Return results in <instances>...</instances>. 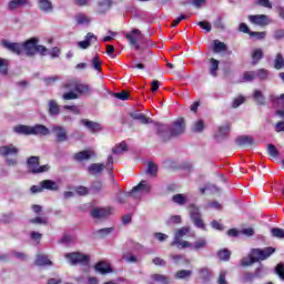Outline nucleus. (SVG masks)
Segmentation results:
<instances>
[{
    "label": "nucleus",
    "instance_id": "c756f323",
    "mask_svg": "<svg viewBox=\"0 0 284 284\" xmlns=\"http://www.w3.org/2000/svg\"><path fill=\"white\" fill-rule=\"evenodd\" d=\"M254 263H258V258L256 257V255L252 254V251L247 257H243L241 260L242 267H248V265H254Z\"/></svg>",
    "mask_w": 284,
    "mask_h": 284
},
{
    "label": "nucleus",
    "instance_id": "ddd939ff",
    "mask_svg": "<svg viewBox=\"0 0 284 284\" xmlns=\"http://www.w3.org/2000/svg\"><path fill=\"white\" fill-rule=\"evenodd\" d=\"M81 124L84 125V128H87L91 134H97V132H101L103 130V126L100 123L90 121L88 119H82Z\"/></svg>",
    "mask_w": 284,
    "mask_h": 284
},
{
    "label": "nucleus",
    "instance_id": "79ce46f5",
    "mask_svg": "<svg viewBox=\"0 0 284 284\" xmlns=\"http://www.w3.org/2000/svg\"><path fill=\"white\" fill-rule=\"evenodd\" d=\"M187 207L190 210L191 219H196L201 216V211L199 210V206H196V204H190Z\"/></svg>",
    "mask_w": 284,
    "mask_h": 284
},
{
    "label": "nucleus",
    "instance_id": "9d476101",
    "mask_svg": "<svg viewBox=\"0 0 284 284\" xmlns=\"http://www.w3.org/2000/svg\"><path fill=\"white\" fill-rule=\"evenodd\" d=\"M0 156L8 159V156H19V148L14 144H8L0 146Z\"/></svg>",
    "mask_w": 284,
    "mask_h": 284
},
{
    "label": "nucleus",
    "instance_id": "72a5a7b5",
    "mask_svg": "<svg viewBox=\"0 0 284 284\" xmlns=\"http://www.w3.org/2000/svg\"><path fill=\"white\" fill-rule=\"evenodd\" d=\"M217 257L220 258V261L227 263V261H230V258L232 257V252L227 248H222L217 251Z\"/></svg>",
    "mask_w": 284,
    "mask_h": 284
},
{
    "label": "nucleus",
    "instance_id": "dca6fc26",
    "mask_svg": "<svg viewBox=\"0 0 284 284\" xmlns=\"http://www.w3.org/2000/svg\"><path fill=\"white\" fill-rule=\"evenodd\" d=\"M134 34H141V30L133 29L131 33H125L124 37L126 38V41L129 42V45H131V48H134V50H141V45H139V42L136 41V38H134Z\"/></svg>",
    "mask_w": 284,
    "mask_h": 284
},
{
    "label": "nucleus",
    "instance_id": "a211bd4d",
    "mask_svg": "<svg viewBox=\"0 0 284 284\" xmlns=\"http://www.w3.org/2000/svg\"><path fill=\"white\" fill-rule=\"evenodd\" d=\"M92 92V89L89 87V84L82 83L81 80H77L75 82V94L78 97H84L85 94H90Z\"/></svg>",
    "mask_w": 284,
    "mask_h": 284
},
{
    "label": "nucleus",
    "instance_id": "603ef678",
    "mask_svg": "<svg viewBox=\"0 0 284 284\" xmlns=\"http://www.w3.org/2000/svg\"><path fill=\"white\" fill-rule=\"evenodd\" d=\"M148 174H150L151 176H156V174H159V166H156V164L152 162H149Z\"/></svg>",
    "mask_w": 284,
    "mask_h": 284
},
{
    "label": "nucleus",
    "instance_id": "8fccbe9b",
    "mask_svg": "<svg viewBox=\"0 0 284 284\" xmlns=\"http://www.w3.org/2000/svg\"><path fill=\"white\" fill-rule=\"evenodd\" d=\"M8 60L7 59H3V58H0V74H8Z\"/></svg>",
    "mask_w": 284,
    "mask_h": 284
},
{
    "label": "nucleus",
    "instance_id": "09e8293b",
    "mask_svg": "<svg viewBox=\"0 0 284 284\" xmlns=\"http://www.w3.org/2000/svg\"><path fill=\"white\" fill-rule=\"evenodd\" d=\"M190 276H192L191 270H181L175 274V278H190Z\"/></svg>",
    "mask_w": 284,
    "mask_h": 284
},
{
    "label": "nucleus",
    "instance_id": "c85d7f7f",
    "mask_svg": "<svg viewBox=\"0 0 284 284\" xmlns=\"http://www.w3.org/2000/svg\"><path fill=\"white\" fill-rule=\"evenodd\" d=\"M36 265H38L39 267L52 265V261H50V258H48L45 254H38L36 257Z\"/></svg>",
    "mask_w": 284,
    "mask_h": 284
},
{
    "label": "nucleus",
    "instance_id": "f03ea898",
    "mask_svg": "<svg viewBox=\"0 0 284 284\" xmlns=\"http://www.w3.org/2000/svg\"><path fill=\"white\" fill-rule=\"evenodd\" d=\"M190 227L183 226L175 232L174 240L171 242V247L176 246L178 250H185V247H192V243L183 241L182 237L189 234Z\"/></svg>",
    "mask_w": 284,
    "mask_h": 284
},
{
    "label": "nucleus",
    "instance_id": "ea45409f",
    "mask_svg": "<svg viewBox=\"0 0 284 284\" xmlns=\"http://www.w3.org/2000/svg\"><path fill=\"white\" fill-rule=\"evenodd\" d=\"M203 130H205V122H203V120H197L193 123V126H192L193 132L201 133L203 132Z\"/></svg>",
    "mask_w": 284,
    "mask_h": 284
},
{
    "label": "nucleus",
    "instance_id": "b1692460",
    "mask_svg": "<svg viewBox=\"0 0 284 284\" xmlns=\"http://www.w3.org/2000/svg\"><path fill=\"white\" fill-rule=\"evenodd\" d=\"M16 134H23L24 136H32V126L19 124L13 128Z\"/></svg>",
    "mask_w": 284,
    "mask_h": 284
},
{
    "label": "nucleus",
    "instance_id": "412c9836",
    "mask_svg": "<svg viewBox=\"0 0 284 284\" xmlns=\"http://www.w3.org/2000/svg\"><path fill=\"white\" fill-rule=\"evenodd\" d=\"M236 144L240 145V148H247L254 145V139L251 135H240L236 138Z\"/></svg>",
    "mask_w": 284,
    "mask_h": 284
},
{
    "label": "nucleus",
    "instance_id": "49530a36",
    "mask_svg": "<svg viewBox=\"0 0 284 284\" xmlns=\"http://www.w3.org/2000/svg\"><path fill=\"white\" fill-rule=\"evenodd\" d=\"M271 234L273 239H284V230L281 227L271 229Z\"/></svg>",
    "mask_w": 284,
    "mask_h": 284
},
{
    "label": "nucleus",
    "instance_id": "6e6d98bb",
    "mask_svg": "<svg viewBox=\"0 0 284 284\" xmlns=\"http://www.w3.org/2000/svg\"><path fill=\"white\" fill-rule=\"evenodd\" d=\"M114 97L120 101H128V99H130V92L121 91V92L114 93Z\"/></svg>",
    "mask_w": 284,
    "mask_h": 284
},
{
    "label": "nucleus",
    "instance_id": "a878e982",
    "mask_svg": "<svg viewBox=\"0 0 284 284\" xmlns=\"http://www.w3.org/2000/svg\"><path fill=\"white\" fill-rule=\"evenodd\" d=\"M264 57H265V53H263V49L253 50L251 54L252 65H258V63Z\"/></svg>",
    "mask_w": 284,
    "mask_h": 284
},
{
    "label": "nucleus",
    "instance_id": "4d7b16f0",
    "mask_svg": "<svg viewBox=\"0 0 284 284\" xmlns=\"http://www.w3.org/2000/svg\"><path fill=\"white\" fill-rule=\"evenodd\" d=\"M91 190H92V192H95V193L101 192V190H103V182H101V181H94V182L91 184Z\"/></svg>",
    "mask_w": 284,
    "mask_h": 284
},
{
    "label": "nucleus",
    "instance_id": "0e129e2a",
    "mask_svg": "<svg viewBox=\"0 0 284 284\" xmlns=\"http://www.w3.org/2000/svg\"><path fill=\"white\" fill-rule=\"evenodd\" d=\"M75 192L77 194H79V196H88V194L90 193V190L85 186H78L75 187Z\"/></svg>",
    "mask_w": 284,
    "mask_h": 284
},
{
    "label": "nucleus",
    "instance_id": "bf43d9fd",
    "mask_svg": "<svg viewBox=\"0 0 284 284\" xmlns=\"http://www.w3.org/2000/svg\"><path fill=\"white\" fill-rule=\"evenodd\" d=\"M193 224L196 225L200 230H205V222L201 219V215L192 219Z\"/></svg>",
    "mask_w": 284,
    "mask_h": 284
},
{
    "label": "nucleus",
    "instance_id": "f257e3e1",
    "mask_svg": "<svg viewBox=\"0 0 284 284\" xmlns=\"http://www.w3.org/2000/svg\"><path fill=\"white\" fill-rule=\"evenodd\" d=\"M155 131L158 136H160L163 143H168L171 139H176V136H181L183 132H185V119L179 118L171 125L161 124L159 122L154 123Z\"/></svg>",
    "mask_w": 284,
    "mask_h": 284
},
{
    "label": "nucleus",
    "instance_id": "4be33fe9",
    "mask_svg": "<svg viewBox=\"0 0 284 284\" xmlns=\"http://www.w3.org/2000/svg\"><path fill=\"white\" fill-rule=\"evenodd\" d=\"M48 108L49 116H59L61 114V106H59L55 100H49Z\"/></svg>",
    "mask_w": 284,
    "mask_h": 284
},
{
    "label": "nucleus",
    "instance_id": "7c9ffc66",
    "mask_svg": "<svg viewBox=\"0 0 284 284\" xmlns=\"http://www.w3.org/2000/svg\"><path fill=\"white\" fill-rule=\"evenodd\" d=\"M219 60L211 58L210 59V74L211 77H219Z\"/></svg>",
    "mask_w": 284,
    "mask_h": 284
},
{
    "label": "nucleus",
    "instance_id": "58836bf2",
    "mask_svg": "<svg viewBox=\"0 0 284 284\" xmlns=\"http://www.w3.org/2000/svg\"><path fill=\"white\" fill-rule=\"evenodd\" d=\"M253 99L256 101L257 105H265V97L260 90H255L253 93Z\"/></svg>",
    "mask_w": 284,
    "mask_h": 284
},
{
    "label": "nucleus",
    "instance_id": "423d86ee",
    "mask_svg": "<svg viewBox=\"0 0 284 284\" xmlns=\"http://www.w3.org/2000/svg\"><path fill=\"white\" fill-rule=\"evenodd\" d=\"M152 191V186H150L145 181H141L138 185L133 186L132 190L125 193V196H132V199H139V194L141 192H145V194H150Z\"/></svg>",
    "mask_w": 284,
    "mask_h": 284
},
{
    "label": "nucleus",
    "instance_id": "2f4dec72",
    "mask_svg": "<svg viewBox=\"0 0 284 284\" xmlns=\"http://www.w3.org/2000/svg\"><path fill=\"white\" fill-rule=\"evenodd\" d=\"M123 152H128V144L125 142H120L112 148V154L119 155L123 154Z\"/></svg>",
    "mask_w": 284,
    "mask_h": 284
},
{
    "label": "nucleus",
    "instance_id": "e433bc0d",
    "mask_svg": "<svg viewBox=\"0 0 284 284\" xmlns=\"http://www.w3.org/2000/svg\"><path fill=\"white\" fill-rule=\"evenodd\" d=\"M172 201L176 205H185V203H187V196H185L184 194L178 193L172 196Z\"/></svg>",
    "mask_w": 284,
    "mask_h": 284
},
{
    "label": "nucleus",
    "instance_id": "f8f14e48",
    "mask_svg": "<svg viewBox=\"0 0 284 284\" xmlns=\"http://www.w3.org/2000/svg\"><path fill=\"white\" fill-rule=\"evenodd\" d=\"M114 209L112 206H106L104 209H93L91 211V216L93 219H108L112 214Z\"/></svg>",
    "mask_w": 284,
    "mask_h": 284
},
{
    "label": "nucleus",
    "instance_id": "c03bdc74",
    "mask_svg": "<svg viewBox=\"0 0 284 284\" xmlns=\"http://www.w3.org/2000/svg\"><path fill=\"white\" fill-rule=\"evenodd\" d=\"M114 232V227H105L98 230V234L100 239H105V236H110Z\"/></svg>",
    "mask_w": 284,
    "mask_h": 284
},
{
    "label": "nucleus",
    "instance_id": "2eb2a0df",
    "mask_svg": "<svg viewBox=\"0 0 284 284\" xmlns=\"http://www.w3.org/2000/svg\"><path fill=\"white\" fill-rule=\"evenodd\" d=\"M92 156H97V153H94L92 150H84L73 154L74 161H78L79 163L82 161H90Z\"/></svg>",
    "mask_w": 284,
    "mask_h": 284
},
{
    "label": "nucleus",
    "instance_id": "cd10ccee",
    "mask_svg": "<svg viewBox=\"0 0 284 284\" xmlns=\"http://www.w3.org/2000/svg\"><path fill=\"white\" fill-rule=\"evenodd\" d=\"M38 8L42 12H52V10H54V8L52 7V1L50 0H39Z\"/></svg>",
    "mask_w": 284,
    "mask_h": 284
},
{
    "label": "nucleus",
    "instance_id": "6e6552de",
    "mask_svg": "<svg viewBox=\"0 0 284 284\" xmlns=\"http://www.w3.org/2000/svg\"><path fill=\"white\" fill-rule=\"evenodd\" d=\"M1 45L2 48H6V50H9V52H12L13 54H23V45L19 42H10L8 40H2Z\"/></svg>",
    "mask_w": 284,
    "mask_h": 284
},
{
    "label": "nucleus",
    "instance_id": "4468645a",
    "mask_svg": "<svg viewBox=\"0 0 284 284\" xmlns=\"http://www.w3.org/2000/svg\"><path fill=\"white\" fill-rule=\"evenodd\" d=\"M248 21L253 23V26H270V19L265 14L248 16Z\"/></svg>",
    "mask_w": 284,
    "mask_h": 284
},
{
    "label": "nucleus",
    "instance_id": "864d4df0",
    "mask_svg": "<svg viewBox=\"0 0 284 284\" xmlns=\"http://www.w3.org/2000/svg\"><path fill=\"white\" fill-rule=\"evenodd\" d=\"M30 223H32V225H48V220L37 216L30 220Z\"/></svg>",
    "mask_w": 284,
    "mask_h": 284
},
{
    "label": "nucleus",
    "instance_id": "a18cd8bd",
    "mask_svg": "<svg viewBox=\"0 0 284 284\" xmlns=\"http://www.w3.org/2000/svg\"><path fill=\"white\" fill-rule=\"evenodd\" d=\"M251 38H255L256 41H263V39H265V37H267V32L265 31H251L250 36Z\"/></svg>",
    "mask_w": 284,
    "mask_h": 284
},
{
    "label": "nucleus",
    "instance_id": "39448f33",
    "mask_svg": "<svg viewBox=\"0 0 284 284\" xmlns=\"http://www.w3.org/2000/svg\"><path fill=\"white\" fill-rule=\"evenodd\" d=\"M64 258L69 261L70 265H79L80 263H90V256L80 252L67 253Z\"/></svg>",
    "mask_w": 284,
    "mask_h": 284
},
{
    "label": "nucleus",
    "instance_id": "69168bd1",
    "mask_svg": "<svg viewBox=\"0 0 284 284\" xmlns=\"http://www.w3.org/2000/svg\"><path fill=\"white\" fill-rule=\"evenodd\" d=\"M200 276L203 281H210V276H212V274L210 273L209 268H201Z\"/></svg>",
    "mask_w": 284,
    "mask_h": 284
},
{
    "label": "nucleus",
    "instance_id": "6ab92c4d",
    "mask_svg": "<svg viewBox=\"0 0 284 284\" xmlns=\"http://www.w3.org/2000/svg\"><path fill=\"white\" fill-rule=\"evenodd\" d=\"M48 134H50V129L43 124H36L31 126V135L48 136Z\"/></svg>",
    "mask_w": 284,
    "mask_h": 284
},
{
    "label": "nucleus",
    "instance_id": "aec40b11",
    "mask_svg": "<svg viewBox=\"0 0 284 284\" xmlns=\"http://www.w3.org/2000/svg\"><path fill=\"white\" fill-rule=\"evenodd\" d=\"M131 119H133L134 121H140V123H142V125H149V123H154V120H152V118H148V115H145L144 113H130Z\"/></svg>",
    "mask_w": 284,
    "mask_h": 284
},
{
    "label": "nucleus",
    "instance_id": "7ed1b4c3",
    "mask_svg": "<svg viewBox=\"0 0 284 284\" xmlns=\"http://www.w3.org/2000/svg\"><path fill=\"white\" fill-rule=\"evenodd\" d=\"M77 80L78 79H71L68 82L62 83L63 90L68 91V92L63 93V95H62V99L64 101H74V100L79 99V93H75Z\"/></svg>",
    "mask_w": 284,
    "mask_h": 284
},
{
    "label": "nucleus",
    "instance_id": "f3484780",
    "mask_svg": "<svg viewBox=\"0 0 284 284\" xmlns=\"http://www.w3.org/2000/svg\"><path fill=\"white\" fill-rule=\"evenodd\" d=\"M98 38L97 36H94V33L89 32L85 36V39L83 41H80L78 43L79 48H81L82 50H88L90 48V45H92V43H97Z\"/></svg>",
    "mask_w": 284,
    "mask_h": 284
},
{
    "label": "nucleus",
    "instance_id": "3c124183",
    "mask_svg": "<svg viewBox=\"0 0 284 284\" xmlns=\"http://www.w3.org/2000/svg\"><path fill=\"white\" fill-rule=\"evenodd\" d=\"M57 81H61V78H59V75L43 78L44 85H52L57 83Z\"/></svg>",
    "mask_w": 284,
    "mask_h": 284
},
{
    "label": "nucleus",
    "instance_id": "bb28decb",
    "mask_svg": "<svg viewBox=\"0 0 284 284\" xmlns=\"http://www.w3.org/2000/svg\"><path fill=\"white\" fill-rule=\"evenodd\" d=\"M40 185H42V190H49L51 192L59 190V184L52 180H43L40 182Z\"/></svg>",
    "mask_w": 284,
    "mask_h": 284
},
{
    "label": "nucleus",
    "instance_id": "393cba45",
    "mask_svg": "<svg viewBox=\"0 0 284 284\" xmlns=\"http://www.w3.org/2000/svg\"><path fill=\"white\" fill-rule=\"evenodd\" d=\"M94 270L99 272V274H112V267L105 262H98Z\"/></svg>",
    "mask_w": 284,
    "mask_h": 284
},
{
    "label": "nucleus",
    "instance_id": "20e7f679",
    "mask_svg": "<svg viewBox=\"0 0 284 284\" xmlns=\"http://www.w3.org/2000/svg\"><path fill=\"white\" fill-rule=\"evenodd\" d=\"M27 165H28L29 172H31L32 174H41V173L48 172V170H50V165H48V164L40 166L39 156H30L27 160Z\"/></svg>",
    "mask_w": 284,
    "mask_h": 284
},
{
    "label": "nucleus",
    "instance_id": "9b49d317",
    "mask_svg": "<svg viewBox=\"0 0 284 284\" xmlns=\"http://www.w3.org/2000/svg\"><path fill=\"white\" fill-rule=\"evenodd\" d=\"M52 132L57 143H65L68 141V131L63 126L54 125Z\"/></svg>",
    "mask_w": 284,
    "mask_h": 284
},
{
    "label": "nucleus",
    "instance_id": "13d9d810",
    "mask_svg": "<svg viewBox=\"0 0 284 284\" xmlns=\"http://www.w3.org/2000/svg\"><path fill=\"white\" fill-rule=\"evenodd\" d=\"M255 78L260 79L261 81H265V79H267V70L266 69H258L255 72Z\"/></svg>",
    "mask_w": 284,
    "mask_h": 284
},
{
    "label": "nucleus",
    "instance_id": "de8ad7c7",
    "mask_svg": "<svg viewBox=\"0 0 284 284\" xmlns=\"http://www.w3.org/2000/svg\"><path fill=\"white\" fill-rule=\"evenodd\" d=\"M102 64H103V61H101V58H99V55H95L92 59V65L94 70H97V72H102V68H101Z\"/></svg>",
    "mask_w": 284,
    "mask_h": 284
},
{
    "label": "nucleus",
    "instance_id": "5fc2aeb1",
    "mask_svg": "<svg viewBox=\"0 0 284 284\" xmlns=\"http://www.w3.org/2000/svg\"><path fill=\"white\" fill-rule=\"evenodd\" d=\"M153 281H156L158 283H162V284H169L170 283V280L168 278V276L161 275V274H154L153 275Z\"/></svg>",
    "mask_w": 284,
    "mask_h": 284
},
{
    "label": "nucleus",
    "instance_id": "774afa93",
    "mask_svg": "<svg viewBox=\"0 0 284 284\" xmlns=\"http://www.w3.org/2000/svg\"><path fill=\"white\" fill-rule=\"evenodd\" d=\"M226 276H227V272L221 271L219 273L217 283L219 284H227V280H225Z\"/></svg>",
    "mask_w": 284,
    "mask_h": 284
},
{
    "label": "nucleus",
    "instance_id": "1a4fd4ad",
    "mask_svg": "<svg viewBox=\"0 0 284 284\" xmlns=\"http://www.w3.org/2000/svg\"><path fill=\"white\" fill-rule=\"evenodd\" d=\"M275 252L276 248L274 247H265L264 250L253 248L252 255L257 257L258 261H265L266 258H270V256L273 255Z\"/></svg>",
    "mask_w": 284,
    "mask_h": 284
},
{
    "label": "nucleus",
    "instance_id": "473e14b6",
    "mask_svg": "<svg viewBox=\"0 0 284 284\" xmlns=\"http://www.w3.org/2000/svg\"><path fill=\"white\" fill-rule=\"evenodd\" d=\"M90 17L85 16L84 13H78L75 16V22L78 26H90Z\"/></svg>",
    "mask_w": 284,
    "mask_h": 284
},
{
    "label": "nucleus",
    "instance_id": "5701e85b",
    "mask_svg": "<svg viewBox=\"0 0 284 284\" xmlns=\"http://www.w3.org/2000/svg\"><path fill=\"white\" fill-rule=\"evenodd\" d=\"M105 170V164L103 163H92L88 166V173L92 174V176H97V174H101Z\"/></svg>",
    "mask_w": 284,
    "mask_h": 284
},
{
    "label": "nucleus",
    "instance_id": "4c0bfd02",
    "mask_svg": "<svg viewBox=\"0 0 284 284\" xmlns=\"http://www.w3.org/2000/svg\"><path fill=\"white\" fill-rule=\"evenodd\" d=\"M214 48L213 51L219 53V52H226L227 51V44H225L224 42H221L219 40H214Z\"/></svg>",
    "mask_w": 284,
    "mask_h": 284
},
{
    "label": "nucleus",
    "instance_id": "338daca9",
    "mask_svg": "<svg viewBox=\"0 0 284 284\" xmlns=\"http://www.w3.org/2000/svg\"><path fill=\"white\" fill-rule=\"evenodd\" d=\"M59 243H62V245H70V243H74V237L72 235H64Z\"/></svg>",
    "mask_w": 284,
    "mask_h": 284
},
{
    "label": "nucleus",
    "instance_id": "0eeeda50",
    "mask_svg": "<svg viewBox=\"0 0 284 284\" xmlns=\"http://www.w3.org/2000/svg\"><path fill=\"white\" fill-rule=\"evenodd\" d=\"M39 44L38 38H31L22 43V52L24 50L27 57H34L37 54V45Z\"/></svg>",
    "mask_w": 284,
    "mask_h": 284
},
{
    "label": "nucleus",
    "instance_id": "680f3d73",
    "mask_svg": "<svg viewBox=\"0 0 284 284\" xmlns=\"http://www.w3.org/2000/svg\"><path fill=\"white\" fill-rule=\"evenodd\" d=\"M207 241L205 239H199L194 242V250H203V247H206Z\"/></svg>",
    "mask_w": 284,
    "mask_h": 284
},
{
    "label": "nucleus",
    "instance_id": "e2e57ef3",
    "mask_svg": "<svg viewBox=\"0 0 284 284\" xmlns=\"http://www.w3.org/2000/svg\"><path fill=\"white\" fill-rule=\"evenodd\" d=\"M275 274H277V276L284 281V264L280 263L276 265L275 267Z\"/></svg>",
    "mask_w": 284,
    "mask_h": 284
},
{
    "label": "nucleus",
    "instance_id": "f704fd0d",
    "mask_svg": "<svg viewBox=\"0 0 284 284\" xmlns=\"http://www.w3.org/2000/svg\"><path fill=\"white\" fill-rule=\"evenodd\" d=\"M28 6V0H11L8 4L9 10H17V8H23Z\"/></svg>",
    "mask_w": 284,
    "mask_h": 284
},
{
    "label": "nucleus",
    "instance_id": "052dcab7",
    "mask_svg": "<svg viewBox=\"0 0 284 284\" xmlns=\"http://www.w3.org/2000/svg\"><path fill=\"white\" fill-rule=\"evenodd\" d=\"M243 79L245 81H254L256 79V71H245Z\"/></svg>",
    "mask_w": 284,
    "mask_h": 284
},
{
    "label": "nucleus",
    "instance_id": "c9c22d12",
    "mask_svg": "<svg viewBox=\"0 0 284 284\" xmlns=\"http://www.w3.org/2000/svg\"><path fill=\"white\" fill-rule=\"evenodd\" d=\"M114 2L112 0H102L98 3L99 8H100V12L104 13L108 12V10H111L112 4Z\"/></svg>",
    "mask_w": 284,
    "mask_h": 284
},
{
    "label": "nucleus",
    "instance_id": "a19ab883",
    "mask_svg": "<svg viewBox=\"0 0 284 284\" xmlns=\"http://www.w3.org/2000/svg\"><path fill=\"white\" fill-rule=\"evenodd\" d=\"M267 154L272 156V159H278L280 152L274 144H267Z\"/></svg>",
    "mask_w": 284,
    "mask_h": 284
},
{
    "label": "nucleus",
    "instance_id": "37998d69",
    "mask_svg": "<svg viewBox=\"0 0 284 284\" xmlns=\"http://www.w3.org/2000/svg\"><path fill=\"white\" fill-rule=\"evenodd\" d=\"M274 68H275V70H283V68H284L283 54H281V53L276 54Z\"/></svg>",
    "mask_w": 284,
    "mask_h": 284
}]
</instances>
